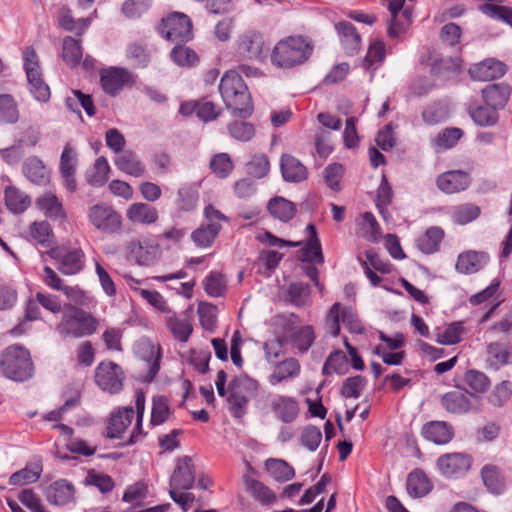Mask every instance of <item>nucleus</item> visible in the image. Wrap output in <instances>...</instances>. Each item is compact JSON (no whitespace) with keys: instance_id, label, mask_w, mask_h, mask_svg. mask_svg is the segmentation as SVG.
<instances>
[{"instance_id":"1","label":"nucleus","mask_w":512,"mask_h":512,"mask_svg":"<svg viewBox=\"0 0 512 512\" xmlns=\"http://www.w3.org/2000/svg\"><path fill=\"white\" fill-rule=\"evenodd\" d=\"M219 92L228 110L233 115L247 118L252 115L254 107L248 87L236 70H228L221 77Z\"/></svg>"},{"instance_id":"2","label":"nucleus","mask_w":512,"mask_h":512,"mask_svg":"<svg viewBox=\"0 0 512 512\" xmlns=\"http://www.w3.org/2000/svg\"><path fill=\"white\" fill-rule=\"evenodd\" d=\"M314 43L304 35H290L280 39L272 49L271 63L279 68L290 69L305 63L312 55Z\"/></svg>"},{"instance_id":"3","label":"nucleus","mask_w":512,"mask_h":512,"mask_svg":"<svg viewBox=\"0 0 512 512\" xmlns=\"http://www.w3.org/2000/svg\"><path fill=\"white\" fill-rule=\"evenodd\" d=\"M0 369L3 375L16 382H24L34 375V364L28 349L19 344L6 347L1 353Z\"/></svg>"},{"instance_id":"4","label":"nucleus","mask_w":512,"mask_h":512,"mask_svg":"<svg viewBox=\"0 0 512 512\" xmlns=\"http://www.w3.org/2000/svg\"><path fill=\"white\" fill-rule=\"evenodd\" d=\"M98 320L90 313L72 305H65L58 332L64 337L81 338L96 332Z\"/></svg>"},{"instance_id":"5","label":"nucleus","mask_w":512,"mask_h":512,"mask_svg":"<svg viewBox=\"0 0 512 512\" xmlns=\"http://www.w3.org/2000/svg\"><path fill=\"white\" fill-rule=\"evenodd\" d=\"M258 388L257 381L247 376L236 377L229 385L227 402L229 411L235 418H242L247 411V405Z\"/></svg>"},{"instance_id":"6","label":"nucleus","mask_w":512,"mask_h":512,"mask_svg":"<svg viewBox=\"0 0 512 512\" xmlns=\"http://www.w3.org/2000/svg\"><path fill=\"white\" fill-rule=\"evenodd\" d=\"M235 52L241 59L262 62L268 52L263 33L255 29L240 33L235 41Z\"/></svg>"},{"instance_id":"7","label":"nucleus","mask_w":512,"mask_h":512,"mask_svg":"<svg viewBox=\"0 0 512 512\" xmlns=\"http://www.w3.org/2000/svg\"><path fill=\"white\" fill-rule=\"evenodd\" d=\"M161 35L171 42H188L193 38L192 21L184 13L174 12L162 20Z\"/></svg>"},{"instance_id":"8","label":"nucleus","mask_w":512,"mask_h":512,"mask_svg":"<svg viewBox=\"0 0 512 512\" xmlns=\"http://www.w3.org/2000/svg\"><path fill=\"white\" fill-rule=\"evenodd\" d=\"M46 255L59 263L58 270L64 275H75L84 267L85 254L80 248L54 247Z\"/></svg>"},{"instance_id":"9","label":"nucleus","mask_w":512,"mask_h":512,"mask_svg":"<svg viewBox=\"0 0 512 512\" xmlns=\"http://www.w3.org/2000/svg\"><path fill=\"white\" fill-rule=\"evenodd\" d=\"M340 322L351 333L361 334L363 332L361 322L354 311L337 302L332 305L328 314V332L334 337L340 333Z\"/></svg>"},{"instance_id":"10","label":"nucleus","mask_w":512,"mask_h":512,"mask_svg":"<svg viewBox=\"0 0 512 512\" xmlns=\"http://www.w3.org/2000/svg\"><path fill=\"white\" fill-rule=\"evenodd\" d=\"M124 372L114 362H101L95 369V382L105 392L117 394L123 388Z\"/></svg>"},{"instance_id":"11","label":"nucleus","mask_w":512,"mask_h":512,"mask_svg":"<svg viewBox=\"0 0 512 512\" xmlns=\"http://www.w3.org/2000/svg\"><path fill=\"white\" fill-rule=\"evenodd\" d=\"M88 217L96 229L105 233H114L121 227V216L107 205L92 206L88 211Z\"/></svg>"},{"instance_id":"12","label":"nucleus","mask_w":512,"mask_h":512,"mask_svg":"<svg viewBox=\"0 0 512 512\" xmlns=\"http://www.w3.org/2000/svg\"><path fill=\"white\" fill-rule=\"evenodd\" d=\"M246 466L247 472L242 476L246 491L262 505H272L275 503L277 499L275 493L264 483L256 479V471L249 463Z\"/></svg>"},{"instance_id":"13","label":"nucleus","mask_w":512,"mask_h":512,"mask_svg":"<svg viewBox=\"0 0 512 512\" xmlns=\"http://www.w3.org/2000/svg\"><path fill=\"white\" fill-rule=\"evenodd\" d=\"M440 472L448 477H460L471 467V457L465 453H450L442 455L437 460Z\"/></svg>"},{"instance_id":"14","label":"nucleus","mask_w":512,"mask_h":512,"mask_svg":"<svg viewBox=\"0 0 512 512\" xmlns=\"http://www.w3.org/2000/svg\"><path fill=\"white\" fill-rule=\"evenodd\" d=\"M100 83L107 94L115 96L126 84L133 83V76L125 68L111 67L101 72Z\"/></svg>"},{"instance_id":"15","label":"nucleus","mask_w":512,"mask_h":512,"mask_svg":"<svg viewBox=\"0 0 512 512\" xmlns=\"http://www.w3.org/2000/svg\"><path fill=\"white\" fill-rule=\"evenodd\" d=\"M270 409L276 419L287 424L294 422L300 412L298 400L287 395L274 396L270 401Z\"/></svg>"},{"instance_id":"16","label":"nucleus","mask_w":512,"mask_h":512,"mask_svg":"<svg viewBox=\"0 0 512 512\" xmlns=\"http://www.w3.org/2000/svg\"><path fill=\"white\" fill-rule=\"evenodd\" d=\"M78 165V154L76 150L68 143L64 146L59 164V172L64 180V186L70 192L76 190L75 179Z\"/></svg>"},{"instance_id":"17","label":"nucleus","mask_w":512,"mask_h":512,"mask_svg":"<svg viewBox=\"0 0 512 512\" xmlns=\"http://www.w3.org/2000/svg\"><path fill=\"white\" fill-rule=\"evenodd\" d=\"M436 184L442 192L453 194L466 190L471 184V177L465 171L451 170L440 174Z\"/></svg>"},{"instance_id":"18","label":"nucleus","mask_w":512,"mask_h":512,"mask_svg":"<svg viewBox=\"0 0 512 512\" xmlns=\"http://www.w3.org/2000/svg\"><path fill=\"white\" fill-rule=\"evenodd\" d=\"M195 482L193 460L189 456H183L177 460L175 470L170 478V488L189 490Z\"/></svg>"},{"instance_id":"19","label":"nucleus","mask_w":512,"mask_h":512,"mask_svg":"<svg viewBox=\"0 0 512 512\" xmlns=\"http://www.w3.org/2000/svg\"><path fill=\"white\" fill-rule=\"evenodd\" d=\"M22 172L34 185L46 186L50 183V170L38 156H29L22 164Z\"/></svg>"},{"instance_id":"20","label":"nucleus","mask_w":512,"mask_h":512,"mask_svg":"<svg viewBox=\"0 0 512 512\" xmlns=\"http://www.w3.org/2000/svg\"><path fill=\"white\" fill-rule=\"evenodd\" d=\"M273 372L268 376V382L275 386L284 381L295 379L301 374V364L294 357L286 358L272 365Z\"/></svg>"},{"instance_id":"21","label":"nucleus","mask_w":512,"mask_h":512,"mask_svg":"<svg viewBox=\"0 0 512 512\" xmlns=\"http://www.w3.org/2000/svg\"><path fill=\"white\" fill-rule=\"evenodd\" d=\"M464 390L455 389L445 393L441 397L442 407L451 414L462 415L468 413L472 409L470 396Z\"/></svg>"},{"instance_id":"22","label":"nucleus","mask_w":512,"mask_h":512,"mask_svg":"<svg viewBox=\"0 0 512 512\" xmlns=\"http://www.w3.org/2000/svg\"><path fill=\"white\" fill-rule=\"evenodd\" d=\"M505 72V64L495 59H486L469 70L472 79L477 81H492L502 77Z\"/></svg>"},{"instance_id":"23","label":"nucleus","mask_w":512,"mask_h":512,"mask_svg":"<svg viewBox=\"0 0 512 512\" xmlns=\"http://www.w3.org/2000/svg\"><path fill=\"white\" fill-rule=\"evenodd\" d=\"M512 359V346L505 342H491L486 348V363L489 368L499 370Z\"/></svg>"},{"instance_id":"24","label":"nucleus","mask_w":512,"mask_h":512,"mask_svg":"<svg viewBox=\"0 0 512 512\" xmlns=\"http://www.w3.org/2000/svg\"><path fill=\"white\" fill-rule=\"evenodd\" d=\"M280 170L283 179L289 183H300L307 179L308 171L297 158L283 154L280 158Z\"/></svg>"},{"instance_id":"25","label":"nucleus","mask_w":512,"mask_h":512,"mask_svg":"<svg viewBox=\"0 0 512 512\" xmlns=\"http://www.w3.org/2000/svg\"><path fill=\"white\" fill-rule=\"evenodd\" d=\"M335 30L340 38L345 51L350 54H356L361 47V36L355 26L348 21H340L335 24Z\"/></svg>"},{"instance_id":"26","label":"nucleus","mask_w":512,"mask_h":512,"mask_svg":"<svg viewBox=\"0 0 512 512\" xmlns=\"http://www.w3.org/2000/svg\"><path fill=\"white\" fill-rule=\"evenodd\" d=\"M35 204L37 208L44 213L47 218L54 221H64L66 219V213L62 203L58 197L52 192H46L39 196Z\"/></svg>"},{"instance_id":"27","label":"nucleus","mask_w":512,"mask_h":512,"mask_svg":"<svg viewBox=\"0 0 512 512\" xmlns=\"http://www.w3.org/2000/svg\"><path fill=\"white\" fill-rule=\"evenodd\" d=\"M422 435L425 439L442 445L452 440L454 431L453 427L445 421H431L423 426Z\"/></svg>"},{"instance_id":"28","label":"nucleus","mask_w":512,"mask_h":512,"mask_svg":"<svg viewBox=\"0 0 512 512\" xmlns=\"http://www.w3.org/2000/svg\"><path fill=\"white\" fill-rule=\"evenodd\" d=\"M114 164L117 169L133 177H142L146 172L145 165L132 150H125L118 154L114 158Z\"/></svg>"},{"instance_id":"29","label":"nucleus","mask_w":512,"mask_h":512,"mask_svg":"<svg viewBox=\"0 0 512 512\" xmlns=\"http://www.w3.org/2000/svg\"><path fill=\"white\" fill-rule=\"evenodd\" d=\"M135 412L132 407H123L111 414L107 426V436L118 438L132 423Z\"/></svg>"},{"instance_id":"30","label":"nucleus","mask_w":512,"mask_h":512,"mask_svg":"<svg viewBox=\"0 0 512 512\" xmlns=\"http://www.w3.org/2000/svg\"><path fill=\"white\" fill-rule=\"evenodd\" d=\"M367 261H362V268L366 277L370 280L372 286L376 287L381 282V277H379L375 271H378L383 274H388L391 272V264L383 261L377 254L368 251L366 253Z\"/></svg>"},{"instance_id":"31","label":"nucleus","mask_w":512,"mask_h":512,"mask_svg":"<svg viewBox=\"0 0 512 512\" xmlns=\"http://www.w3.org/2000/svg\"><path fill=\"white\" fill-rule=\"evenodd\" d=\"M46 496L48 502L51 504L57 506L66 505L73 500V485L63 479L55 481L48 487Z\"/></svg>"},{"instance_id":"32","label":"nucleus","mask_w":512,"mask_h":512,"mask_svg":"<svg viewBox=\"0 0 512 512\" xmlns=\"http://www.w3.org/2000/svg\"><path fill=\"white\" fill-rule=\"evenodd\" d=\"M126 216L133 223L151 225L157 221L158 211L147 203L137 202L130 205Z\"/></svg>"},{"instance_id":"33","label":"nucleus","mask_w":512,"mask_h":512,"mask_svg":"<svg viewBox=\"0 0 512 512\" xmlns=\"http://www.w3.org/2000/svg\"><path fill=\"white\" fill-rule=\"evenodd\" d=\"M485 253L469 251L458 256L456 270L464 274H472L479 271L487 262Z\"/></svg>"},{"instance_id":"34","label":"nucleus","mask_w":512,"mask_h":512,"mask_svg":"<svg viewBox=\"0 0 512 512\" xmlns=\"http://www.w3.org/2000/svg\"><path fill=\"white\" fill-rule=\"evenodd\" d=\"M444 235L445 233L442 228L432 226L417 238L416 246L424 254H433L439 250Z\"/></svg>"},{"instance_id":"35","label":"nucleus","mask_w":512,"mask_h":512,"mask_svg":"<svg viewBox=\"0 0 512 512\" xmlns=\"http://www.w3.org/2000/svg\"><path fill=\"white\" fill-rule=\"evenodd\" d=\"M484 102L494 109L503 108L510 96V87L506 84H490L482 90Z\"/></svg>"},{"instance_id":"36","label":"nucleus","mask_w":512,"mask_h":512,"mask_svg":"<svg viewBox=\"0 0 512 512\" xmlns=\"http://www.w3.org/2000/svg\"><path fill=\"white\" fill-rule=\"evenodd\" d=\"M306 232L308 233V239L303 249V261L322 264L324 262V257L315 226L313 224H308L306 226Z\"/></svg>"},{"instance_id":"37","label":"nucleus","mask_w":512,"mask_h":512,"mask_svg":"<svg viewBox=\"0 0 512 512\" xmlns=\"http://www.w3.org/2000/svg\"><path fill=\"white\" fill-rule=\"evenodd\" d=\"M267 208L274 218L282 222H289L296 214V205L280 196L272 198L268 202Z\"/></svg>"},{"instance_id":"38","label":"nucleus","mask_w":512,"mask_h":512,"mask_svg":"<svg viewBox=\"0 0 512 512\" xmlns=\"http://www.w3.org/2000/svg\"><path fill=\"white\" fill-rule=\"evenodd\" d=\"M406 486L408 494L414 498L423 497L431 490V483L421 470H414L408 475Z\"/></svg>"},{"instance_id":"39","label":"nucleus","mask_w":512,"mask_h":512,"mask_svg":"<svg viewBox=\"0 0 512 512\" xmlns=\"http://www.w3.org/2000/svg\"><path fill=\"white\" fill-rule=\"evenodd\" d=\"M5 204L12 213L20 214L30 206L31 199L18 188L9 186L5 189Z\"/></svg>"},{"instance_id":"40","label":"nucleus","mask_w":512,"mask_h":512,"mask_svg":"<svg viewBox=\"0 0 512 512\" xmlns=\"http://www.w3.org/2000/svg\"><path fill=\"white\" fill-rule=\"evenodd\" d=\"M481 477L486 488L493 494H501L505 489V479L500 470L494 465H485Z\"/></svg>"},{"instance_id":"41","label":"nucleus","mask_w":512,"mask_h":512,"mask_svg":"<svg viewBox=\"0 0 512 512\" xmlns=\"http://www.w3.org/2000/svg\"><path fill=\"white\" fill-rule=\"evenodd\" d=\"M28 88L37 101L46 102L50 98V88L43 81L41 70H33L26 73Z\"/></svg>"},{"instance_id":"42","label":"nucleus","mask_w":512,"mask_h":512,"mask_svg":"<svg viewBox=\"0 0 512 512\" xmlns=\"http://www.w3.org/2000/svg\"><path fill=\"white\" fill-rule=\"evenodd\" d=\"M167 326L180 342H187L193 331L192 323L187 316L173 315L167 319Z\"/></svg>"},{"instance_id":"43","label":"nucleus","mask_w":512,"mask_h":512,"mask_svg":"<svg viewBox=\"0 0 512 512\" xmlns=\"http://www.w3.org/2000/svg\"><path fill=\"white\" fill-rule=\"evenodd\" d=\"M126 58L132 67L146 68L150 62V52L145 44L133 42L127 46Z\"/></svg>"},{"instance_id":"44","label":"nucleus","mask_w":512,"mask_h":512,"mask_svg":"<svg viewBox=\"0 0 512 512\" xmlns=\"http://www.w3.org/2000/svg\"><path fill=\"white\" fill-rule=\"evenodd\" d=\"M42 473L41 463H33L25 468L13 473L9 478L10 485L22 486L35 483L38 481Z\"/></svg>"},{"instance_id":"45","label":"nucleus","mask_w":512,"mask_h":512,"mask_svg":"<svg viewBox=\"0 0 512 512\" xmlns=\"http://www.w3.org/2000/svg\"><path fill=\"white\" fill-rule=\"evenodd\" d=\"M110 172V166L107 159L104 156L98 157L92 169L87 172L86 180L94 187H101L108 181V174Z\"/></svg>"},{"instance_id":"46","label":"nucleus","mask_w":512,"mask_h":512,"mask_svg":"<svg viewBox=\"0 0 512 512\" xmlns=\"http://www.w3.org/2000/svg\"><path fill=\"white\" fill-rule=\"evenodd\" d=\"M315 340V334L313 327L310 325L301 326L292 332L288 338V342H291L300 353H305L312 346Z\"/></svg>"},{"instance_id":"47","label":"nucleus","mask_w":512,"mask_h":512,"mask_svg":"<svg viewBox=\"0 0 512 512\" xmlns=\"http://www.w3.org/2000/svg\"><path fill=\"white\" fill-rule=\"evenodd\" d=\"M267 472L278 482H286L295 476V471L282 459H268L265 462Z\"/></svg>"},{"instance_id":"48","label":"nucleus","mask_w":512,"mask_h":512,"mask_svg":"<svg viewBox=\"0 0 512 512\" xmlns=\"http://www.w3.org/2000/svg\"><path fill=\"white\" fill-rule=\"evenodd\" d=\"M220 230V224L202 225L192 232L191 238L196 246L206 248L212 245Z\"/></svg>"},{"instance_id":"49","label":"nucleus","mask_w":512,"mask_h":512,"mask_svg":"<svg viewBox=\"0 0 512 512\" xmlns=\"http://www.w3.org/2000/svg\"><path fill=\"white\" fill-rule=\"evenodd\" d=\"M82 47L79 40L72 37L63 39L62 58L69 66H76L82 60Z\"/></svg>"},{"instance_id":"50","label":"nucleus","mask_w":512,"mask_h":512,"mask_svg":"<svg viewBox=\"0 0 512 512\" xmlns=\"http://www.w3.org/2000/svg\"><path fill=\"white\" fill-rule=\"evenodd\" d=\"M480 215V208L471 203L454 206L451 209V217L457 224L464 225L477 219Z\"/></svg>"},{"instance_id":"51","label":"nucleus","mask_w":512,"mask_h":512,"mask_svg":"<svg viewBox=\"0 0 512 512\" xmlns=\"http://www.w3.org/2000/svg\"><path fill=\"white\" fill-rule=\"evenodd\" d=\"M405 0H388V9L391 13V20L388 25V35L398 37L404 30V24L399 20V14L402 11Z\"/></svg>"},{"instance_id":"52","label":"nucleus","mask_w":512,"mask_h":512,"mask_svg":"<svg viewBox=\"0 0 512 512\" xmlns=\"http://www.w3.org/2000/svg\"><path fill=\"white\" fill-rule=\"evenodd\" d=\"M469 113L473 121L479 126H490L497 122L496 109L486 104L476 108H470Z\"/></svg>"},{"instance_id":"53","label":"nucleus","mask_w":512,"mask_h":512,"mask_svg":"<svg viewBox=\"0 0 512 512\" xmlns=\"http://www.w3.org/2000/svg\"><path fill=\"white\" fill-rule=\"evenodd\" d=\"M347 371V358L346 355L341 351L332 352L326 359L322 373L326 376L334 373L342 375Z\"/></svg>"},{"instance_id":"54","label":"nucleus","mask_w":512,"mask_h":512,"mask_svg":"<svg viewBox=\"0 0 512 512\" xmlns=\"http://www.w3.org/2000/svg\"><path fill=\"white\" fill-rule=\"evenodd\" d=\"M247 173L257 179L264 178L270 171V161L266 154H254L246 165Z\"/></svg>"},{"instance_id":"55","label":"nucleus","mask_w":512,"mask_h":512,"mask_svg":"<svg viewBox=\"0 0 512 512\" xmlns=\"http://www.w3.org/2000/svg\"><path fill=\"white\" fill-rule=\"evenodd\" d=\"M31 237L40 245L50 247L53 243V232L47 221L33 222L30 226Z\"/></svg>"},{"instance_id":"56","label":"nucleus","mask_w":512,"mask_h":512,"mask_svg":"<svg viewBox=\"0 0 512 512\" xmlns=\"http://www.w3.org/2000/svg\"><path fill=\"white\" fill-rule=\"evenodd\" d=\"M170 415L168 399L165 396H155L152 401L150 424L158 426L163 424Z\"/></svg>"},{"instance_id":"57","label":"nucleus","mask_w":512,"mask_h":512,"mask_svg":"<svg viewBox=\"0 0 512 512\" xmlns=\"http://www.w3.org/2000/svg\"><path fill=\"white\" fill-rule=\"evenodd\" d=\"M212 172L219 178H227L234 169L233 161L227 153H218L210 160Z\"/></svg>"},{"instance_id":"58","label":"nucleus","mask_w":512,"mask_h":512,"mask_svg":"<svg viewBox=\"0 0 512 512\" xmlns=\"http://www.w3.org/2000/svg\"><path fill=\"white\" fill-rule=\"evenodd\" d=\"M19 119V112L15 100L11 95H0V122L15 123Z\"/></svg>"},{"instance_id":"59","label":"nucleus","mask_w":512,"mask_h":512,"mask_svg":"<svg viewBox=\"0 0 512 512\" xmlns=\"http://www.w3.org/2000/svg\"><path fill=\"white\" fill-rule=\"evenodd\" d=\"M464 382L474 393H484L490 387L489 378L483 372L474 369L465 373Z\"/></svg>"},{"instance_id":"60","label":"nucleus","mask_w":512,"mask_h":512,"mask_svg":"<svg viewBox=\"0 0 512 512\" xmlns=\"http://www.w3.org/2000/svg\"><path fill=\"white\" fill-rule=\"evenodd\" d=\"M288 343L287 337H280L267 340L263 345L265 360L273 365L278 362L279 357L283 353V347Z\"/></svg>"},{"instance_id":"61","label":"nucleus","mask_w":512,"mask_h":512,"mask_svg":"<svg viewBox=\"0 0 512 512\" xmlns=\"http://www.w3.org/2000/svg\"><path fill=\"white\" fill-rule=\"evenodd\" d=\"M385 58V44L383 41H373L363 60V66L370 70L375 69L374 66L380 64Z\"/></svg>"},{"instance_id":"62","label":"nucleus","mask_w":512,"mask_h":512,"mask_svg":"<svg viewBox=\"0 0 512 512\" xmlns=\"http://www.w3.org/2000/svg\"><path fill=\"white\" fill-rule=\"evenodd\" d=\"M463 131L459 128H447L433 139V145L439 149L452 148L462 137Z\"/></svg>"},{"instance_id":"63","label":"nucleus","mask_w":512,"mask_h":512,"mask_svg":"<svg viewBox=\"0 0 512 512\" xmlns=\"http://www.w3.org/2000/svg\"><path fill=\"white\" fill-rule=\"evenodd\" d=\"M172 60L179 66H192L198 61V56L191 48L177 44L171 51Z\"/></svg>"},{"instance_id":"64","label":"nucleus","mask_w":512,"mask_h":512,"mask_svg":"<svg viewBox=\"0 0 512 512\" xmlns=\"http://www.w3.org/2000/svg\"><path fill=\"white\" fill-rule=\"evenodd\" d=\"M365 385L366 379L363 376L356 375L353 377H348L343 382L341 395L344 398H358L360 397Z\"/></svg>"}]
</instances>
